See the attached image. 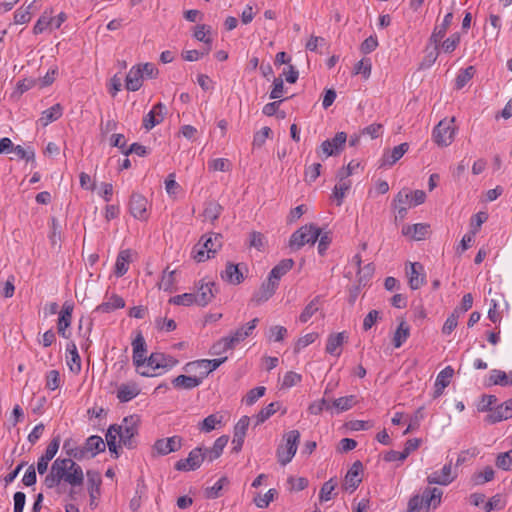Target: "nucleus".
<instances>
[{"instance_id":"obj_1","label":"nucleus","mask_w":512,"mask_h":512,"mask_svg":"<svg viewBox=\"0 0 512 512\" xmlns=\"http://www.w3.org/2000/svg\"><path fill=\"white\" fill-rule=\"evenodd\" d=\"M50 473L57 480L68 483L72 487L82 486L84 482L82 467L71 458H57L51 465Z\"/></svg>"},{"instance_id":"obj_2","label":"nucleus","mask_w":512,"mask_h":512,"mask_svg":"<svg viewBox=\"0 0 512 512\" xmlns=\"http://www.w3.org/2000/svg\"><path fill=\"white\" fill-rule=\"evenodd\" d=\"M300 441V432L298 430H291L284 434L283 442L279 444L276 450L278 462L285 466L291 462L296 454L298 444Z\"/></svg>"},{"instance_id":"obj_3","label":"nucleus","mask_w":512,"mask_h":512,"mask_svg":"<svg viewBox=\"0 0 512 512\" xmlns=\"http://www.w3.org/2000/svg\"><path fill=\"white\" fill-rule=\"evenodd\" d=\"M139 416L130 415L123 419L120 425L116 424V434H118L120 442L131 449L135 447V436L138 434Z\"/></svg>"},{"instance_id":"obj_4","label":"nucleus","mask_w":512,"mask_h":512,"mask_svg":"<svg viewBox=\"0 0 512 512\" xmlns=\"http://www.w3.org/2000/svg\"><path fill=\"white\" fill-rule=\"evenodd\" d=\"M320 235L321 229L316 225H304L291 235L289 246L293 250H299L305 244H314Z\"/></svg>"},{"instance_id":"obj_5","label":"nucleus","mask_w":512,"mask_h":512,"mask_svg":"<svg viewBox=\"0 0 512 512\" xmlns=\"http://www.w3.org/2000/svg\"><path fill=\"white\" fill-rule=\"evenodd\" d=\"M204 460H206V457L203 448L196 447L189 452L187 458L177 461L174 467L178 471H194L202 465Z\"/></svg>"},{"instance_id":"obj_6","label":"nucleus","mask_w":512,"mask_h":512,"mask_svg":"<svg viewBox=\"0 0 512 512\" xmlns=\"http://www.w3.org/2000/svg\"><path fill=\"white\" fill-rule=\"evenodd\" d=\"M149 202L142 194L134 192L130 196L129 211L131 215L140 221H147L149 218Z\"/></svg>"},{"instance_id":"obj_7","label":"nucleus","mask_w":512,"mask_h":512,"mask_svg":"<svg viewBox=\"0 0 512 512\" xmlns=\"http://www.w3.org/2000/svg\"><path fill=\"white\" fill-rule=\"evenodd\" d=\"M451 121L442 120L440 121L433 130V139L438 146L446 147L451 144L454 136V128L451 126Z\"/></svg>"},{"instance_id":"obj_8","label":"nucleus","mask_w":512,"mask_h":512,"mask_svg":"<svg viewBox=\"0 0 512 512\" xmlns=\"http://www.w3.org/2000/svg\"><path fill=\"white\" fill-rule=\"evenodd\" d=\"M145 364L153 371L158 369L169 370L178 364V360L165 353L153 352L147 357Z\"/></svg>"},{"instance_id":"obj_9","label":"nucleus","mask_w":512,"mask_h":512,"mask_svg":"<svg viewBox=\"0 0 512 512\" xmlns=\"http://www.w3.org/2000/svg\"><path fill=\"white\" fill-rule=\"evenodd\" d=\"M346 140L347 134L345 132H338L334 138L322 142L318 153L321 151L325 157L337 155L343 150Z\"/></svg>"},{"instance_id":"obj_10","label":"nucleus","mask_w":512,"mask_h":512,"mask_svg":"<svg viewBox=\"0 0 512 512\" xmlns=\"http://www.w3.org/2000/svg\"><path fill=\"white\" fill-rule=\"evenodd\" d=\"M227 360V357L218 358V359H201L192 361L186 364L185 369L187 371H192L195 369H203V371L200 372V376L207 377L211 372L216 370L220 365H222Z\"/></svg>"},{"instance_id":"obj_11","label":"nucleus","mask_w":512,"mask_h":512,"mask_svg":"<svg viewBox=\"0 0 512 512\" xmlns=\"http://www.w3.org/2000/svg\"><path fill=\"white\" fill-rule=\"evenodd\" d=\"M183 444V438L178 435H174L168 438H162L155 441L153 449L159 455H168L172 452L179 451Z\"/></svg>"},{"instance_id":"obj_12","label":"nucleus","mask_w":512,"mask_h":512,"mask_svg":"<svg viewBox=\"0 0 512 512\" xmlns=\"http://www.w3.org/2000/svg\"><path fill=\"white\" fill-rule=\"evenodd\" d=\"M410 269L406 268L408 283L412 290H417L425 283L424 267L419 262L409 264Z\"/></svg>"},{"instance_id":"obj_13","label":"nucleus","mask_w":512,"mask_h":512,"mask_svg":"<svg viewBox=\"0 0 512 512\" xmlns=\"http://www.w3.org/2000/svg\"><path fill=\"white\" fill-rule=\"evenodd\" d=\"M278 286L279 284L276 283L275 280L268 277V279L261 284L259 290L253 294L251 301L256 305L266 302L275 294Z\"/></svg>"},{"instance_id":"obj_14","label":"nucleus","mask_w":512,"mask_h":512,"mask_svg":"<svg viewBox=\"0 0 512 512\" xmlns=\"http://www.w3.org/2000/svg\"><path fill=\"white\" fill-rule=\"evenodd\" d=\"M250 418L248 416H243L239 419L234 427V435H233V448L232 451L238 453L241 451L244 439L246 436L247 429L249 427Z\"/></svg>"},{"instance_id":"obj_15","label":"nucleus","mask_w":512,"mask_h":512,"mask_svg":"<svg viewBox=\"0 0 512 512\" xmlns=\"http://www.w3.org/2000/svg\"><path fill=\"white\" fill-rule=\"evenodd\" d=\"M363 471V464L361 461H355L345 475L344 487L346 490L354 491L357 489L362 481L361 474Z\"/></svg>"},{"instance_id":"obj_16","label":"nucleus","mask_w":512,"mask_h":512,"mask_svg":"<svg viewBox=\"0 0 512 512\" xmlns=\"http://www.w3.org/2000/svg\"><path fill=\"white\" fill-rule=\"evenodd\" d=\"M456 473L452 472V461L445 464L440 471H435L427 477V482L429 484H439V485H448L455 478Z\"/></svg>"},{"instance_id":"obj_17","label":"nucleus","mask_w":512,"mask_h":512,"mask_svg":"<svg viewBox=\"0 0 512 512\" xmlns=\"http://www.w3.org/2000/svg\"><path fill=\"white\" fill-rule=\"evenodd\" d=\"M442 495L443 491L439 488H425L420 495L425 512H429L430 508L436 509L441 504Z\"/></svg>"},{"instance_id":"obj_18","label":"nucleus","mask_w":512,"mask_h":512,"mask_svg":"<svg viewBox=\"0 0 512 512\" xmlns=\"http://www.w3.org/2000/svg\"><path fill=\"white\" fill-rule=\"evenodd\" d=\"M132 347H133V363L136 367H141L145 365L146 363V342L142 335V333L139 331L135 337V339L132 341Z\"/></svg>"},{"instance_id":"obj_19","label":"nucleus","mask_w":512,"mask_h":512,"mask_svg":"<svg viewBox=\"0 0 512 512\" xmlns=\"http://www.w3.org/2000/svg\"><path fill=\"white\" fill-rule=\"evenodd\" d=\"M88 492L90 496V506L96 507V499L100 496V486L102 483L99 472L88 470L87 473Z\"/></svg>"},{"instance_id":"obj_20","label":"nucleus","mask_w":512,"mask_h":512,"mask_svg":"<svg viewBox=\"0 0 512 512\" xmlns=\"http://www.w3.org/2000/svg\"><path fill=\"white\" fill-rule=\"evenodd\" d=\"M166 107L159 102L153 106L152 110L144 117L143 126L149 131L164 120Z\"/></svg>"},{"instance_id":"obj_21","label":"nucleus","mask_w":512,"mask_h":512,"mask_svg":"<svg viewBox=\"0 0 512 512\" xmlns=\"http://www.w3.org/2000/svg\"><path fill=\"white\" fill-rule=\"evenodd\" d=\"M214 287V282H205L204 280L198 282L197 293H195L197 296V305L206 306L212 301L215 296Z\"/></svg>"},{"instance_id":"obj_22","label":"nucleus","mask_w":512,"mask_h":512,"mask_svg":"<svg viewBox=\"0 0 512 512\" xmlns=\"http://www.w3.org/2000/svg\"><path fill=\"white\" fill-rule=\"evenodd\" d=\"M512 418V398L497 405L492 413L487 415L489 423H497Z\"/></svg>"},{"instance_id":"obj_23","label":"nucleus","mask_w":512,"mask_h":512,"mask_svg":"<svg viewBox=\"0 0 512 512\" xmlns=\"http://www.w3.org/2000/svg\"><path fill=\"white\" fill-rule=\"evenodd\" d=\"M453 18H454L453 13L449 12L444 16L442 23L438 24L434 27V30H433L429 40L431 43L436 45V49L438 48L442 39L445 37L447 30L450 28Z\"/></svg>"},{"instance_id":"obj_24","label":"nucleus","mask_w":512,"mask_h":512,"mask_svg":"<svg viewBox=\"0 0 512 512\" xmlns=\"http://www.w3.org/2000/svg\"><path fill=\"white\" fill-rule=\"evenodd\" d=\"M221 278L233 285H238L244 281V275L240 268V264L227 262L225 270L221 272Z\"/></svg>"},{"instance_id":"obj_25","label":"nucleus","mask_w":512,"mask_h":512,"mask_svg":"<svg viewBox=\"0 0 512 512\" xmlns=\"http://www.w3.org/2000/svg\"><path fill=\"white\" fill-rule=\"evenodd\" d=\"M73 308V304L65 302L59 314L57 329L58 333L64 338L69 337L66 334V329L71 325Z\"/></svg>"},{"instance_id":"obj_26","label":"nucleus","mask_w":512,"mask_h":512,"mask_svg":"<svg viewBox=\"0 0 512 512\" xmlns=\"http://www.w3.org/2000/svg\"><path fill=\"white\" fill-rule=\"evenodd\" d=\"M454 375V369L451 366L445 367L439 372L435 381L434 397L442 395L444 389L450 384V381Z\"/></svg>"},{"instance_id":"obj_27","label":"nucleus","mask_w":512,"mask_h":512,"mask_svg":"<svg viewBox=\"0 0 512 512\" xmlns=\"http://www.w3.org/2000/svg\"><path fill=\"white\" fill-rule=\"evenodd\" d=\"M228 441L229 437L227 435H222L215 440L211 448H203L206 460H208L209 462H213L214 460L218 459L223 453V450L227 445Z\"/></svg>"},{"instance_id":"obj_28","label":"nucleus","mask_w":512,"mask_h":512,"mask_svg":"<svg viewBox=\"0 0 512 512\" xmlns=\"http://www.w3.org/2000/svg\"><path fill=\"white\" fill-rule=\"evenodd\" d=\"M144 79L143 71L140 70V65L133 66L126 76V89L128 91H138L142 86Z\"/></svg>"},{"instance_id":"obj_29","label":"nucleus","mask_w":512,"mask_h":512,"mask_svg":"<svg viewBox=\"0 0 512 512\" xmlns=\"http://www.w3.org/2000/svg\"><path fill=\"white\" fill-rule=\"evenodd\" d=\"M203 381V377L179 375L172 380V385L176 389L191 390L198 387Z\"/></svg>"},{"instance_id":"obj_30","label":"nucleus","mask_w":512,"mask_h":512,"mask_svg":"<svg viewBox=\"0 0 512 512\" xmlns=\"http://www.w3.org/2000/svg\"><path fill=\"white\" fill-rule=\"evenodd\" d=\"M222 235L219 233H209L201 237V245L206 249V252L214 255L218 249L222 247Z\"/></svg>"},{"instance_id":"obj_31","label":"nucleus","mask_w":512,"mask_h":512,"mask_svg":"<svg viewBox=\"0 0 512 512\" xmlns=\"http://www.w3.org/2000/svg\"><path fill=\"white\" fill-rule=\"evenodd\" d=\"M345 332L333 333L328 336L325 351L328 354L340 356L341 351L338 350L346 339Z\"/></svg>"},{"instance_id":"obj_32","label":"nucleus","mask_w":512,"mask_h":512,"mask_svg":"<svg viewBox=\"0 0 512 512\" xmlns=\"http://www.w3.org/2000/svg\"><path fill=\"white\" fill-rule=\"evenodd\" d=\"M258 322H259V319L254 318L250 322H248L246 325H243L240 328H238L233 334L230 335L231 336L230 342H234L235 345H237L240 342L244 341L248 336H250L252 334V332L256 328Z\"/></svg>"},{"instance_id":"obj_33","label":"nucleus","mask_w":512,"mask_h":512,"mask_svg":"<svg viewBox=\"0 0 512 512\" xmlns=\"http://www.w3.org/2000/svg\"><path fill=\"white\" fill-rule=\"evenodd\" d=\"M63 115V107L60 103L54 104L52 107L44 110L41 113V117L39 118V122L43 127L49 125L50 123L58 120Z\"/></svg>"},{"instance_id":"obj_34","label":"nucleus","mask_w":512,"mask_h":512,"mask_svg":"<svg viewBox=\"0 0 512 512\" xmlns=\"http://www.w3.org/2000/svg\"><path fill=\"white\" fill-rule=\"evenodd\" d=\"M125 307V301L124 299L117 295L113 294L108 299V301H105L98 305L95 309V312H101V313H110L116 309H121Z\"/></svg>"},{"instance_id":"obj_35","label":"nucleus","mask_w":512,"mask_h":512,"mask_svg":"<svg viewBox=\"0 0 512 512\" xmlns=\"http://www.w3.org/2000/svg\"><path fill=\"white\" fill-rule=\"evenodd\" d=\"M293 266V259H283L272 268L268 277L272 280H275V282L279 284L281 277L284 276L287 272H289L293 268Z\"/></svg>"},{"instance_id":"obj_36","label":"nucleus","mask_w":512,"mask_h":512,"mask_svg":"<svg viewBox=\"0 0 512 512\" xmlns=\"http://www.w3.org/2000/svg\"><path fill=\"white\" fill-rule=\"evenodd\" d=\"M428 232L429 225L424 223L407 225L402 228L403 235H411V237L415 240L424 239Z\"/></svg>"},{"instance_id":"obj_37","label":"nucleus","mask_w":512,"mask_h":512,"mask_svg":"<svg viewBox=\"0 0 512 512\" xmlns=\"http://www.w3.org/2000/svg\"><path fill=\"white\" fill-rule=\"evenodd\" d=\"M140 390L136 384H121L117 390V398L126 403L138 396Z\"/></svg>"},{"instance_id":"obj_38","label":"nucleus","mask_w":512,"mask_h":512,"mask_svg":"<svg viewBox=\"0 0 512 512\" xmlns=\"http://www.w3.org/2000/svg\"><path fill=\"white\" fill-rule=\"evenodd\" d=\"M131 262V251L129 249L121 250L115 263V274L118 277L123 276L129 268Z\"/></svg>"},{"instance_id":"obj_39","label":"nucleus","mask_w":512,"mask_h":512,"mask_svg":"<svg viewBox=\"0 0 512 512\" xmlns=\"http://www.w3.org/2000/svg\"><path fill=\"white\" fill-rule=\"evenodd\" d=\"M85 453L90 452L91 457L96 456L98 453L105 451V443L100 436L92 435L87 438L84 445Z\"/></svg>"},{"instance_id":"obj_40","label":"nucleus","mask_w":512,"mask_h":512,"mask_svg":"<svg viewBox=\"0 0 512 512\" xmlns=\"http://www.w3.org/2000/svg\"><path fill=\"white\" fill-rule=\"evenodd\" d=\"M410 336V327L405 321H401L398 325L394 336H393V345L395 348H399L403 345V343Z\"/></svg>"},{"instance_id":"obj_41","label":"nucleus","mask_w":512,"mask_h":512,"mask_svg":"<svg viewBox=\"0 0 512 512\" xmlns=\"http://www.w3.org/2000/svg\"><path fill=\"white\" fill-rule=\"evenodd\" d=\"M67 352L70 354V357L67 359V364L70 370L74 373H79L81 370V358L78 354L76 345L74 343H69L67 345Z\"/></svg>"},{"instance_id":"obj_42","label":"nucleus","mask_w":512,"mask_h":512,"mask_svg":"<svg viewBox=\"0 0 512 512\" xmlns=\"http://www.w3.org/2000/svg\"><path fill=\"white\" fill-rule=\"evenodd\" d=\"M495 472L491 466H486L483 471H477L475 472L472 477L471 481L473 485H483L487 482H490L494 479Z\"/></svg>"},{"instance_id":"obj_43","label":"nucleus","mask_w":512,"mask_h":512,"mask_svg":"<svg viewBox=\"0 0 512 512\" xmlns=\"http://www.w3.org/2000/svg\"><path fill=\"white\" fill-rule=\"evenodd\" d=\"M280 402H272L268 404L266 407L262 408L259 413L255 416L256 425H260L264 423L267 419H269L272 415H274L280 409Z\"/></svg>"},{"instance_id":"obj_44","label":"nucleus","mask_w":512,"mask_h":512,"mask_svg":"<svg viewBox=\"0 0 512 512\" xmlns=\"http://www.w3.org/2000/svg\"><path fill=\"white\" fill-rule=\"evenodd\" d=\"M320 296H316L311 300L303 309L299 316V320L302 323H306L309 319L319 310Z\"/></svg>"},{"instance_id":"obj_45","label":"nucleus","mask_w":512,"mask_h":512,"mask_svg":"<svg viewBox=\"0 0 512 512\" xmlns=\"http://www.w3.org/2000/svg\"><path fill=\"white\" fill-rule=\"evenodd\" d=\"M222 210H223V208L218 202L210 201V202L206 203L203 215H204L205 219H207L213 223L214 221H216L219 218V216L222 213Z\"/></svg>"},{"instance_id":"obj_46","label":"nucleus","mask_w":512,"mask_h":512,"mask_svg":"<svg viewBox=\"0 0 512 512\" xmlns=\"http://www.w3.org/2000/svg\"><path fill=\"white\" fill-rule=\"evenodd\" d=\"M223 420V416L216 414H211L204 418V420L199 424V429L203 432L209 433L216 428L217 425L221 424Z\"/></svg>"},{"instance_id":"obj_47","label":"nucleus","mask_w":512,"mask_h":512,"mask_svg":"<svg viewBox=\"0 0 512 512\" xmlns=\"http://www.w3.org/2000/svg\"><path fill=\"white\" fill-rule=\"evenodd\" d=\"M231 336H226L218 340L211 347L210 353L212 355H221L226 351L233 349L236 345L234 342H230Z\"/></svg>"},{"instance_id":"obj_48","label":"nucleus","mask_w":512,"mask_h":512,"mask_svg":"<svg viewBox=\"0 0 512 512\" xmlns=\"http://www.w3.org/2000/svg\"><path fill=\"white\" fill-rule=\"evenodd\" d=\"M476 69L474 66H468L460 71L455 80L456 89H462L475 75Z\"/></svg>"},{"instance_id":"obj_49","label":"nucleus","mask_w":512,"mask_h":512,"mask_svg":"<svg viewBox=\"0 0 512 512\" xmlns=\"http://www.w3.org/2000/svg\"><path fill=\"white\" fill-rule=\"evenodd\" d=\"M356 404V397L354 395L340 397L332 401V406L337 412H343L351 409Z\"/></svg>"},{"instance_id":"obj_50","label":"nucleus","mask_w":512,"mask_h":512,"mask_svg":"<svg viewBox=\"0 0 512 512\" xmlns=\"http://www.w3.org/2000/svg\"><path fill=\"white\" fill-rule=\"evenodd\" d=\"M63 449L65 450L66 454L69 456L68 458H71V459L74 458L77 460H82L86 456L84 446L81 448L73 447L72 439H67L64 441Z\"/></svg>"},{"instance_id":"obj_51","label":"nucleus","mask_w":512,"mask_h":512,"mask_svg":"<svg viewBox=\"0 0 512 512\" xmlns=\"http://www.w3.org/2000/svg\"><path fill=\"white\" fill-rule=\"evenodd\" d=\"M169 303L174 305L190 306L194 303L197 304V296L195 293H184L171 297L169 299Z\"/></svg>"},{"instance_id":"obj_52","label":"nucleus","mask_w":512,"mask_h":512,"mask_svg":"<svg viewBox=\"0 0 512 512\" xmlns=\"http://www.w3.org/2000/svg\"><path fill=\"white\" fill-rule=\"evenodd\" d=\"M52 10L48 14L46 11L43 13V15L40 16V18L37 20L36 24L33 27V33L34 34H40L42 33L47 27L51 26L54 22V18L51 17Z\"/></svg>"},{"instance_id":"obj_53","label":"nucleus","mask_w":512,"mask_h":512,"mask_svg":"<svg viewBox=\"0 0 512 512\" xmlns=\"http://www.w3.org/2000/svg\"><path fill=\"white\" fill-rule=\"evenodd\" d=\"M408 149V143H401L400 145L395 146L390 152L385 162L392 166L408 151Z\"/></svg>"},{"instance_id":"obj_54","label":"nucleus","mask_w":512,"mask_h":512,"mask_svg":"<svg viewBox=\"0 0 512 512\" xmlns=\"http://www.w3.org/2000/svg\"><path fill=\"white\" fill-rule=\"evenodd\" d=\"M350 181L338 180V183L333 189V196L337 200V205L340 206L345 197V193L350 189Z\"/></svg>"},{"instance_id":"obj_55","label":"nucleus","mask_w":512,"mask_h":512,"mask_svg":"<svg viewBox=\"0 0 512 512\" xmlns=\"http://www.w3.org/2000/svg\"><path fill=\"white\" fill-rule=\"evenodd\" d=\"M36 0L30 3L25 9L19 8L14 13L15 24H26L31 20L30 10L34 7Z\"/></svg>"},{"instance_id":"obj_56","label":"nucleus","mask_w":512,"mask_h":512,"mask_svg":"<svg viewBox=\"0 0 512 512\" xmlns=\"http://www.w3.org/2000/svg\"><path fill=\"white\" fill-rule=\"evenodd\" d=\"M332 408H333L332 402L328 401L325 398H322L320 400H317V401H314L313 403H311L308 407V411L310 414L319 415L324 410L329 411Z\"/></svg>"},{"instance_id":"obj_57","label":"nucleus","mask_w":512,"mask_h":512,"mask_svg":"<svg viewBox=\"0 0 512 512\" xmlns=\"http://www.w3.org/2000/svg\"><path fill=\"white\" fill-rule=\"evenodd\" d=\"M459 316H460L459 309L455 308L453 310V312L448 316V318L446 319V321L442 327L443 334L450 335L453 332V330L458 325Z\"/></svg>"},{"instance_id":"obj_58","label":"nucleus","mask_w":512,"mask_h":512,"mask_svg":"<svg viewBox=\"0 0 512 512\" xmlns=\"http://www.w3.org/2000/svg\"><path fill=\"white\" fill-rule=\"evenodd\" d=\"M509 376L505 371L493 369L489 376V385L508 386Z\"/></svg>"},{"instance_id":"obj_59","label":"nucleus","mask_w":512,"mask_h":512,"mask_svg":"<svg viewBox=\"0 0 512 512\" xmlns=\"http://www.w3.org/2000/svg\"><path fill=\"white\" fill-rule=\"evenodd\" d=\"M228 478L223 476L221 477L213 486L207 487L205 489V496L208 499H216L220 496V492L223 489V486L227 484Z\"/></svg>"},{"instance_id":"obj_60","label":"nucleus","mask_w":512,"mask_h":512,"mask_svg":"<svg viewBox=\"0 0 512 512\" xmlns=\"http://www.w3.org/2000/svg\"><path fill=\"white\" fill-rule=\"evenodd\" d=\"M211 32V27L205 24L197 25L194 31V37L211 48L212 39L207 37V34Z\"/></svg>"},{"instance_id":"obj_61","label":"nucleus","mask_w":512,"mask_h":512,"mask_svg":"<svg viewBox=\"0 0 512 512\" xmlns=\"http://www.w3.org/2000/svg\"><path fill=\"white\" fill-rule=\"evenodd\" d=\"M278 495L276 489H269L263 496L258 495L254 498V503L259 508H266L269 506L270 502H272L275 497Z\"/></svg>"},{"instance_id":"obj_62","label":"nucleus","mask_w":512,"mask_h":512,"mask_svg":"<svg viewBox=\"0 0 512 512\" xmlns=\"http://www.w3.org/2000/svg\"><path fill=\"white\" fill-rule=\"evenodd\" d=\"M496 466L499 469L508 471L512 469V450H509L507 452H503L497 455Z\"/></svg>"},{"instance_id":"obj_63","label":"nucleus","mask_w":512,"mask_h":512,"mask_svg":"<svg viewBox=\"0 0 512 512\" xmlns=\"http://www.w3.org/2000/svg\"><path fill=\"white\" fill-rule=\"evenodd\" d=\"M372 65L370 59H362L354 66V74H361L364 79L371 75Z\"/></svg>"},{"instance_id":"obj_64","label":"nucleus","mask_w":512,"mask_h":512,"mask_svg":"<svg viewBox=\"0 0 512 512\" xmlns=\"http://www.w3.org/2000/svg\"><path fill=\"white\" fill-rule=\"evenodd\" d=\"M461 40L460 33L455 32L442 43V49L445 53H452L458 47Z\"/></svg>"}]
</instances>
